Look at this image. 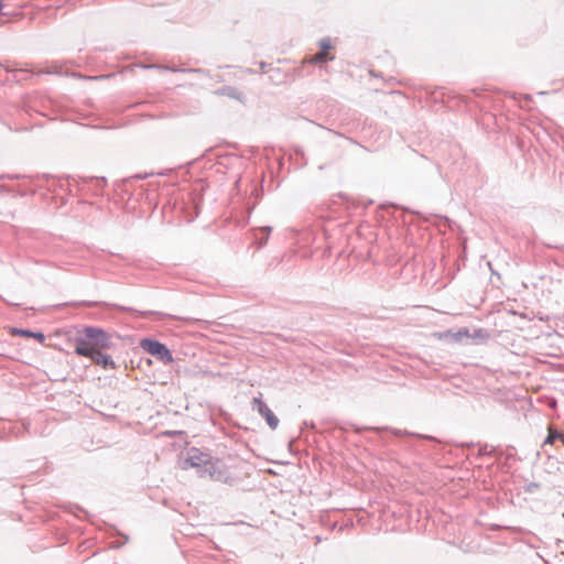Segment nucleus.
I'll use <instances>...</instances> for the list:
<instances>
[{"mask_svg":"<svg viewBox=\"0 0 564 564\" xmlns=\"http://www.w3.org/2000/svg\"><path fill=\"white\" fill-rule=\"evenodd\" d=\"M184 469L196 468L200 477H209L214 481L232 486L237 479L231 475L227 465L219 458L202 452L197 447H191L184 460Z\"/></svg>","mask_w":564,"mask_h":564,"instance_id":"obj_1","label":"nucleus"},{"mask_svg":"<svg viewBox=\"0 0 564 564\" xmlns=\"http://www.w3.org/2000/svg\"><path fill=\"white\" fill-rule=\"evenodd\" d=\"M111 334L98 326H84L74 338V352L85 357L96 350L111 349Z\"/></svg>","mask_w":564,"mask_h":564,"instance_id":"obj_2","label":"nucleus"},{"mask_svg":"<svg viewBox=\"0 0 564 564\" xmlns=\"http://www.w3.org/2000/svg\"><path fill=\"white\" fill-rule=\"evenodd\" d=\"M74 305L85 306V307H95V306H99V305L111 306L115 310H117L118 312L133 313L137 317L144 318V319L149 318V317H154V321H162L165 317L174 318V319L177 318V316H175V315L162 313V312H159V311H140V310H135V308L130 307V306H123V305H119V304H108V303H105V302L80 301V302L74 303Z\"/></svg>","mask_w":564,"mask_h":564,"instance_id":"obj_3","label":"nucleus"},{"mask_svg":"<svg viewBox=\"0 0 564 564\" xmlns=\"http://www.w3.org/2000/svg\"><path fill=\"white\" fill-rule=\"evenodd\" d=\"M140 347L149 355L155 357L165 365L174 361L172 351L158 339L145 337L140 341Z\"/></svg>","mask_w":564,"mask_h":564,"instance_id":"obj_4","label":"nucleus"},{"mask_svg":"<svg viewBox=\"0 0 564 564\" xmlns=\"http://www.w3.org/2000/svg\"><path fill=\"white\" fill-rule=\"evenodd\" d=\"M251 409L259 413L267 422L268 426L274 431L278 429L280 420L273 413V411L268 406V404L261 399V397H256L251 401Z\"/></svg>","mask_w":564,"mask_h":564,"instance_id":"obj_5","label":"nucleus"},{"mask_svg":"<svg viewBox=\"0 0 564 564\" xmlns=\"http://www.w3.org/2000/svg\"><path fill=\"white\" fill-rule=\"evenodd\" d=\"M85 357L91 359L94 364L100 366L105 370H113L117 368L112 357L108 354H104L102 350H96L94 354Z\"/></svg>","mask_w":564,"mask_h":564,"instance_id":"obj_6","label":"nucleus"},{"mask_svg":"<svg viewBox=\"0 0 564 564\" xmlns=\"http://www.w3.org/2000/svg\"><path fill=\"white\" fill-rule=\"evenodd\" d=\"M332 48V43L328 37L322 39L319 41V52L313 56V63L322 64L328 61H333L334 56L329 54V50Z\"/></svg>","mask_w":564,"mask_h":564,"instance_id":"obj_7","label":"nucleus"},{"mask_svg":"<svg viewBox=\"0 0 564 564\" xmlns=\"http://www.w3.org/2000/svg\"><path fill=\"white\" fill-rule=\"evenodd\" d=\"M11 334L15 335V336H20V337L34 338L35 340H37L41 344L44 343L45 338H46L44 333L31 330L28 328L12 327Z\"/></svg>","mask_w":564,"mask_h":564,"instance_id":"obj_8","label":"nucleus"},{"mask_svg":"<svg viewBox=\"0 0 564 564\" xmlns=\"http://www.w3.org/2000/svg\"><path fill=\"white\" fill-rule=\"evenodd\" d=\"M78 184L86 185L88 183H95L96 184V195L100 189H102L107 185L106 177H96V176H89V177H78L77 181Z\"/></svg>","mask_w":564,"mask_h":564,"instance_id":"obj_9","label":"nucleus"},{"mask_svg":"<svg viewBox=\"0 0 564 564\" xmlns=\"http://www.w3.org/2000/svg\"><path fill=\"white\" fill-rule=\"evenodd\" d=\"M556 441L564 443V432L550 427L542 446L553 445Z\"/></svg>","mask_w":564,"mask_h":564,"instance_id":"obj_10","label":"nucleus"},{"mask_svg":"<svg viewBox=\"0 0 564 564\" xmlns=\"http://www.w3.org/2000/svg\"><path fill=\"white\" fill-rule=\"evenodd\" d=\"M218 91L220 95L238 100H240L242 96V93L234 86H224Z\"/></svg>","mask_w":564,"mask_h":564,"instance_id":"obj_11","label":"nucleus"},{"mask_svg":"<svg viewBox=\"0 0 564 564\" xmlns=\"http://www.w3.org/2000/svg\"><path fill=\"white\" fill-rule=\"evenodd\" d=\"M499 456V455H502V451L501 449H498L494 446H489L488 444H485L482 446L479 447V451H478V456L481 457V456Z\"/></svg>","mask_w":564,"mask_h":564,"instance_id":"obj_12","label":"nucleus"},{"mask_svg":"<svg viewBox=\"0 0 564 564\" xmlns=\"http://www.w3.org/2000/svg\"><path fill=\"white\" fill-rule=\"evenodd\" d=\"M260 231L263 234V237L257 238V243H258L259 248H262L268 242L269 236L272 231V227H270V226L262 227L260 229Z\"/></svg>","mask_w":564,"mask_h":564,"instance_id":"obj_13","label":"nucleus"},{"mask_svg":"<svg viewBox=\"0 0 564 564\" xmlns=\"http://www.w3.org/2000/svg\"><path fill=\"white\" fill-rule=\"evenodd\" d=\"M395 435H411V436H416V437H420V438H424V440H430V441H436L434 436H431V435H423V434H415V433H408V432H401L400 430H397L394 432Z\"/></svg>","mask_w":564,"mask_h":564,"instance_id":"obj_14","label":"nucleus"},{"mask_svg":"<svg viewBox=\"0 0 564 564\" xmlns=\"http://www.w3.org/2000/svg\"><path fill=\"white\" fill-rule=\"evenodd\" d=\"M144 68H158L160 70H170L173 73H181L180 70H175V69H178L177 67L166 66V65H149V66H144Z\"/></svg>","mask_w":564,"mask_h":564,"instance_id":"obj_15","label":"nucleus"},{"mask_svg":"<svg viewBox=\"0 0 564 564\" xmlns=\"http://www.w3.org/2000/svg\"><path fill=\"white\" fill-rule=\"evenodd\" d=\"M540 489V484L531 481L524 486V491L528 494H534L536 490Z\"/></svg>","mask_w":564,"mask_h":564,"instance_id":"obj_16","label":"nucleus"},{"mask_svg":"<svg viewBox=\"0 0 564 564\" xmlns=\"http://www.w3.org/2000/svg\"><path fill=\"white\" fill-rule=\"evenodd\" d=\"M181 73H195V74H204L205 70L203 68H185L178 69Z\"/></svg>","mask_w":564,"mask_h":564,"instance_id":"obj_17","label":"nucleus"},{"mask_svg":"<svg viewBox=\"0 0 564 564\" xmlns=\"http://www.w3.org/2000/svg\"><path fill=\"white\" fill-rule=\"evenodd\" d=\"M151 175H153V173H143V174L138 173V174L132 175L130 178L139 180L140 181V180H145V178H148Z\"/></svg>","mask_w":564,"mask_h":564,"instance_id":"obj_18","label":"nucleus"},{"mask_svg":"<svg viewBox=\"0 0 564 564\" xmlns=\"http://www.w3.org/2000/svg\"><path fill=\"white\" fill-rule=\"evenodd\" d=\"M303 425L306 427H311V429L315 427V423L313 421H311V422L304 421Z\"/></svg>","mask_w":564,"mask_h":564,"instance_id":"obj_19","label":"nucleus"},{"mask_svg":"<svg viewBox=\"0 0 564 564\" xmlns=\"http://www.w3.org/2000/svg\"><path fill=\"white\" fill-rule=\"evenodd\" d=\"M457 335L459 336H468V329L467 328H464V329H460Z\"/></svg>","mask_w":564,"mask_h":564,"instance_id":"obj_20","label":"nucleus"},{"mask_svg":"<svg viewBox=\"0 0 564 564\" xmlns=\"http://www.w3.org/2000/svg\"><path fill=\"white\" fill-rule=\"evenodd\" d=\"M506 458L507 459H514V455L512 453H507L506 454Z\"/></svg>","mask_w":564,"mask_h":564,"instance_id":"obj_21","label":"nucleus"},{"mask_svg":"<svg viewBox=\"0 0 564 564\" xmlns=\"http://www.w3.org/2000/svg\"><path fill=\"white\" fill-rule=\"evenodd\" d=\"M6 177L11 178V180L12 178H19V175H14V176L0 175V178H6Z\"/></svg>","mask_w":564,"mask_h":564,"instance_id":"obj_22","label":"nucleus"},{"mask_svg":"<svg viewBox=\"0 0 564 564\" xmlns=\"http://www.w3.org/2000/svg\"><path fill=\"white\" fill-rule=\"evenodd\" d=\"M3 7H4V6H3V0H0V15H2V14H3V13H2V9H3Z\"/></svg>","mask_w":564,"mask_h":564,"instance_id":"obj_23","label":"nucleus"},{"mask_svg":"<svg viewBox=\"0 0 564 564\" xmlns=\"http://www.w3.org/2000/svg\"><path fill=\"white\" fill-rule=\"evenodd\" d=\"M260 67H261V69H264L267 67V63L265 62H261L260 63Z\"/></svg>","mask_w":564,"mask_h":564,"instance_id":"obj_24","label":"nucleus"},{"mask_svg":"<svg viewBox=\"0 0 564 564\" xmlns=\"http://www.w3.org/2000/svg\"><path fill=\"white\" fill-rule=\"evenodd\" d=\"M482 332V329H479L477 330V333L475 334V336H480V333Z\"/></svg>","mask_w":564,"mask_h":564,"instance_id":"obj_25","label":"nucleus"},{"mask_svg":"<svg viewBox=\"0 0 564 564\" xmlns=\"http://www.w3.org/2000/svg\"><path fill=\"white\" fill-rule=\"evenodd\" d=\"M4 301L7 302V304H13V305H17L15 303H11L10 301H7V300H4Z\"/></svg>","mask_w":564,"mask_h":564,"instance_id":"obj_26","label":"nucleus"}]
</instances>
